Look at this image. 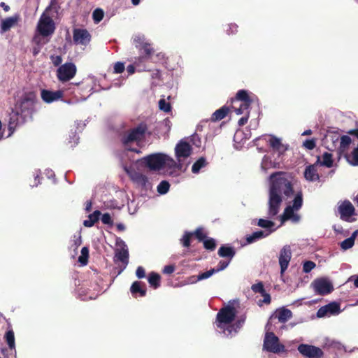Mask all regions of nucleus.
Masks as SVG:
<instances>
[{
  "label": "nucleus",
  "instance_id": "f257e3e1",
  "mask_svg": "<svg viewBox=\"0 0 358 358\" xmlns=\"http://www.w3.org/2000/svg\"><path fill=\"white\" fill-rule=\"evenodd\" d=\"M292 176L286 172L277 171L270 176L268 190V217H274L278 215L283 199L294 194Z\"/></svg>",
  "mask_w": 358,
  "mask_h": 358
},
{
  "label": "nucleus",
  "instance_id": "f03ea898",
  "mask_svg": "<svg viewBox=\"0 0 358 358\" xmlns=\"http://www.w3.org/2000/svg\"><path fill=\"white\" fill-rule=\"evenodd\" d=\"M147 133L148 135H151V132H148L147 124L141 122L136 127L125 131L121 136V142L126 150L139 153L141 152L139 150L133 148L131 145L134 143L138 144L142 142L145 139Z\"/></svg>",
  "mask_w": 358,
  "mask_h": 358
},
{
  "label": "nucleus",
  "instance_id": "7ed1b4c3",
  "mask_svg": "<svg viewBox=\"0 0 358 358\" xmlns=\"http://www.w3.org/2000/svg\"><path fill=\"white\" fill-rule=\"evenodd\" d=\"M252 101L246 90H238L236 96L231 99V108L237 115L250 113L249 108Z\"/></svg>",
  "mask_w": 358,
  "mask_h": 358
},
{
  "label": "nucleus",
  "instance_id": "20e7f679",
  "mask_svg": "<svg viewBox=\"0 0 358 358\" xmlns=\"http://www.w3.org/2000/svg\"><path fill=\"white\" fill-rule=\"evenodd\" d=\"M35 103L36 95L33 92L27 93L17 102L15 110L20 112L23 118L31 119Z\"/></svg>",
  "mask_w": 358,
  "mask_h": 358
},
{
  "label": "nucleus",
  "instance_id": "39448f33",
  "mask_svg": "<svg viewBox=\"0 0 358 358\" xmlns=\"http://www.w3.org/2000/svg\"><path fill=\"white\" fill-rule=\"evenodd\" d=\"M303 205V194L301 191L297 192L292 201V206H287L280 215V220L284 222L292 220L294 222H299L300 217L299 215L295 214L294 211L299 210Z\"/></svg>",
  "mask_w": 358,
  "mask_h": 358
},
{
  "label": "nucleus",
  "instance_id": "423d86ee",
  "mask_svg": "<svg viewBox=\"0 0 358 358\" xmlns=\"http://www.w3.org/2000/svg\"><path fill=\"white\" fill-rule=\"evenodd\" d=\"M263 349L273 353H280L285 350V345L280 343L278 337L273 332L266 333Z\"/></svg>",
  "mask_w": 358,
  "mask_h": 358
},
{
  "label": "nucleus",
  "instance_id": "0eeeda50",
  "mask_svg": "<svg viewBox=\"0 0 358 358\" xmlns=\"http://www.w3.org/2000/svg\"><path fill=\"white\" fill-rule=\"evenodd\" d=\"M36 29L42 36H50L55 32V24L49 15L43 13L38 20Z\"/></svg>",
  "mask_w": 358,
  "mask_h": 358
},
{
  "label": "nucleus",
  "instance_id": "6e6552de",
  "mask_svg": "<svg viewBox=\"0 0 358 358\" xmlns=\"http://www.w3.org/2000/svg\"><path fill=\"white\" fill-rule=\"evenodd\" d=\"M77 73V67L72 62H66L59 66L57 70V79L62 83H66L73 78Z\"/></svg>",
  "mask_w": 358,
  "mask_h": 358
},
{
  "label": "nucleus",
  "instance_id": "1a4fd4ad",
  "mask_svg": "<svg viewBox=\"0 0 358 358\" xmlns=\"http://www.w3.org/2000/svg\"><path fill=\"white\" fill-rule=\"evenodd\" d=\"M139 51L143 52V55L136 58L134 64L136 66V68H138V71H150V69H147L143 64L148 62L153 55L155 53L154 48L152 47V45L148 42L141 48Z\"/></svg>",
  "mask_w": 358,
  "mask_h": 358
},
{
  "label": "nucleus",
  "instance_id": "9d476101",
  "mask_svg": "<svg viewBox=\"0 0 358 358\" xmlns=\"http://www.w3.org/2000/svg\"><path fill=\"white\" fill-rule=\"evenodd\" d=\"M143 160L145 166L152 171H159L164 167L165 154L155 153L145 157Z\"/></svg>",
  "mask_w": 358,
  "mask_h": 358
},
{
  "label": "nucleus",
  "instance_id": "9b49d317",
  "mask_svg": "<svg viewBox=\"0 0 358 358\" xmlns=\"http://www.w3.org/2000/svg\"><path fill=\"white\" fill-rule=\"evenodd\" d=\"M297 349L303 357L307 358H322L324 355L321 348L308 344H300Z\"/></svg>",
  "mask_w": 358,
  "mask_h": 358
},
{
  "label": "nucleus",
  "instance_id": "f8f14e48",
  "mask_svg": "<svg viewBox=\"0 0 358 358\" xmlns=\"http://www.w3.org/2000/svg\"><path fill=\"white\" fill-rule=\"evenodd\" d=\"M236 311L234 307L227 306L222 308L217 314V320L220 324H229L235 319Z\"/></svg>",
  "mask_w": 358,
  "mask_h": 358
},
{
  "label": "nucleus",
  "instance_id": "ddd939ff",
  "mask_svg": "<svg viewBox=\"0 0 358 358\" xmlns=\"http://www.w3.org/2000/svg\"><path fill=\"white\" fill-rule=\"evenodd\" d=\"M316 293L320 295H326L334 290L332 283L325 278H317L312 282Z\"/></svg>",
  "mask_w": 358,
  "mask_h": 358
},
{
  "label": "nucleus",
  "instance_id": "4468645a",
  "mask_svg": "<svg viewBox=\"0 0 358 358\" xmlns=\"http://www.w3.org/2000/svg\"><path fill=\"white\" fill-rule=\"evenodd\" d=\"M338 212L342 220L350 222L351 217L355 215V208L350 201L345 200L338 205Z\"/></svg>",
  "mask_w": 358,
  "mask_h": 358
},
{
  "label": "nucleus",
  "instance_id": "2eb2a0df",
  "mask_svg": "<svg viewBox=\"0 0 358 358\" xmlns=\"http://www.w3.org/2000/svg\"><path fill=\"white\" fill-rule=\"evenodd\" d=\"M27 120L26 118H23L20 115V112H17L16 110H13L12 112L9 115V120H8V130L9 134L8 136H11L17 127L24 124Z\"/></svg>",
  "mask_w": 358,
  "mask_h": 358
},
{
  "label": "nucleus",
  "instance_id": "dca6fc26",
  "mask_svg": "<svg viewBox=\"0 0 358 358\" xmlns=\"http://www.w3.org/2000/svg\"><path fill=\"white\" fill-rule=\"evenodd\" d=\"M292 258V251L289 245H285L280 252L279 264L280 266V274L283 275L287 270Z\"/></svg>",
  "mask_w": 358,
  "mask_h": 358
},
{
  "label": "nucleus",
  "instance_id": "f3484780",
  "mask_svg": "<svg viewBox=\"0 0 358 358\" xmlns=\"http://www.w3.org/2000/svg\"><path fill=\"white\" fill-rule=\"evenodd\" d=\"M91 34L85 29H74L73 38L76 44L87 45L91 41Z\"/></svg>",
  "mask_w": 358,
  "mask_h": 358
},
{
  "label": "nucleus",
  "instance_id": "a211bd4d",
  "mask_svg": "<svg viewBox=\"0 0 358 358\" xmlns=\"http://www.w3.org/2000/svg\"><path fill=\"white\" fill-rule=\"evenodd\" d=\"M341 312L340 304L337 302H331L320 308L317 312L318 317H323L328 313L330 315H337Z\"/></svg>",
  "mask_w": 358,
  "mask_h": 358
},
{
  "label": "nucleus",
  "instance_id": "6ab92c4d",
  "mask_svg": "<svg viewBox=\"0 0 358 358\" xmlns=\"http://www.w3.org/2000/svg\"><path fill=\"white\" fill-rule=\"evenodd\" d=\"M192 147L189 143L186 141H180L175 148L176 156L178 160L181 157L187 158L192 154Z\"/></svg>",
  "mask_w": 358,
  "mask_h": 358
},
{
  "label": "nucleus",
  "instance_id": "aec40b11",
  "mask_svg": "<svg viewBox=\"0 0 358 358\" xmlns=\"http://www.w3.org/2000/svg\"><path fill=\"white\" fill-rule=\"evenodd\" d=\"M41 96L45 103H50L62 99L64 96V92L62 90L50 91L48 90H42Z\"/></svg>",
  "mask_w": 358,
  "mask_h": 358
},
{
  "label": "nucleus",
  "instance_id": "412c9836",
  "mask_svg": "<svg viewBox=\"0 0 358 358\" xmlns=\"http://www.w3.org/2000/svg\"><path fill=\"white\" fill-rule=\"evenodd\" d=\"M129 176L131 180L134 182L136 183L142 188L145 189H148L150 187H151V184L145 175L139 172L134 171L133 173H129Z\"/></svg>",
  "mask_w": 358,
  "mask_h": 358
},
{
  "label": "nucleus",
  "instance_id": "4be33fe9",
  "mask_svg": "<svg viewBox=\"0 0 358 358\" xmlns=\"http://www.w3.org/2000/svg\"><path fill=\"white\" fill-rule=\"evenodd\" d=\"M19 20L20 15L18 14L2 20L0 27L1 33H4L10 30V28L14 27Z\"/></svg>",
  "mask_w": 358,
  "mask_h": 358
},
{
  "label": "nucleus",
  "instance_id": "5701e85b",
  "mask_svg": "<svg viewBox=\"0 0 358 358\" xmlns=\"http://www.w3.org/2000/svg\"><path fill=\"white\" fill-rule=\"evenodd\" d=\"M130 292L134 297H136L138 294L143 297L146 295L147 289L143 282L135 281L130 287Z\"/></svg>",
  "mask_w": 358,
  "mask_h": 358
},
{
  "label": "nucleus",
  "instance_id": "b1692460",
  "mask_svg": "<svg viewBox=\"0 0 358 358\" xmlns=\"http://www.w3.org/2000/svg\"><path fill=\"white\" fill-rule=\"evenodd\" d=\"M115 258L117 259V260L121 262L124 264V267L122 269H121L118 274H120L123 269L125 268L127 265L129 263V251L127 248H122V249H117L115 251Z\"/></svg>",
  "mask_w": 358,
  "mask_h": 358
},
{
  "label": "nucleus",
  "instance_id": "393cba45",
  "mask_svg": "<svg viewBox=\"0 0 358 358\" xmlns=\"http://www.w3.org/2000/svg\"><path fill=\"white\" fill-rule=\"evenodd\" d=\"M304 177L307 180L311 182L317 181L320 179V176L317 173L315 164L309 165L306 168Z\"/></svg>",
  "mask_w": 358,
  "mask_h": 358
},
{
  "label": "nucleus",
  "instance_id": "a878e982",
  "mask_svg": "<svg viewBox=\"0 0 358 358\" xmlns=\"http://www.w3.org/2000/svg\"><path fill=\"white\" fill-rule=\"evenodd\" d=\"M268 144L273 150L280 153L284 152L287 150V148L281 143L280 139L275 136H270Z\"/></svg>",
  "mask_w": 358,
  "mask_h": 358
},
{
  "label": "nucleus",
  "instance_id": "bb28decb",
  "mask_svg": "<svg viewBox=\"0 0 358 358\" xmlns=\"http://www.w3.org/2000/svg\"><path fill=\"white\" fill-rule=\"evenodd\" d=\"M217 254L220 257L229 258V261H231L236 255V250L233 247L222 245L219 248Z\"/></svg>",
  "mask_w": 358,
  "mask_h": 358
},
{
  "label": "nucleus",
  "instance_id": "cd10ccee",
  "mask_svg": "<svg viewBox=\"0 0 358 358\" xmlns=\"http://www.w3.org/2000/svg\"><path fill=\"white\" fill-rule=\"evenodd\" d=\"M292 317V313L289 309L281 308L276 311V317L280 322L285 323Z\"/></svg>",
  "mask_w": 358,
  "mask_h": 358
},
{
  "label": "nucleus",
  "instance_id": "c85d7f7f",
  "mask_svg": "<svg viewBox=\"0 0 358 358\" xmlns=\"http://www.w3.org/2000/svg\"><path fill=\"white\" fill-rule=\"evenodd\" d=\"M320 164L321 166L331 168L333 166L334 161L332 154L325 152L322 155V161L320 160V157L318 156L317 158L316 164Z\"/></svg>",
  "mask_w": 358,
  "mask_h": 358
},
{
  "label": "nucleus",
  "instance_id": "c756f323",
  "mask_svg": "<svg viewBox=\"0 0 358 358\" xmlns=\"http://www.w3.org/2000/svg\"><path fill=\"white\" fill-rule=\"evenodd\" d=\"M229 109L228 107L224 106L215 110L211 115L210 120L212 122H217L224 119L228 114Z\"/></svg>",
  "mask_w": 358,
  "mask_h": 358
},
{
  "label": "nucleus",
  "instance_id": "7c9ffc66",
  "mask_svg": "<svg viewBox=\"0 0 358 358\" xmlns=\"http://www.w3.org/2000/svg\"><path fill=\"white\" fill-rule=\"evenodd\" d=\"M274 231V229H270L268 232L267 233H265L264 231H255L254 233H252V234L250 235H248L247 237H246V241L248 243H252L259 239H261L262 238H264L266 236H267L268 235H269L271 232H273Z\"/></svg>",
  "mask_w": 358,
  "mask_h": 358
},
{
  "label": "nucleus",
  "instance_id": "2f4dec72",
  "mask_svg": "<svg viewBox=\"0 0 358 358\" xmlns=\"http://www.w3.org/2000/svg\"><path fill=\"white\" fill-rule=\"evenodd\" d=\"M101 215V212L98 210H95L93 213L89 215L88 220L83 222V225L86 227H92L99 220Z\"/></svg>",
  "mask_w": 358,
  "mask_h": 358
},
{
  "label": "nucleus",
  "instance_id": "473e14b6",
  "mask_svg": "<svg viewBox=\"0 0 358 358\" xmlns=\"http://www.w3.org/2000/svg\"><path fill=\"white\" fill-rule=\"evenodd\" d=\"M4 339L10 350H15V335L13 329L8 330L5 335Z\"/></svg>",
  "mask_w": 358,
  "mask_h": 358
},
{
  "label": "nucleus",
  "instance_id": "72a5a7b5",
  "mask_svg": "<svg viewBox=\"0 0 358 358\" xmlns=\"http://www.w3.org/2000/svg\"><path fill=\"white\" fill-rule=\"evenodd\" d=\"M161 276L155 272H151L148 275V282L152 287L157 289L160 286Z\"/></svg>",
  "mask_w": 358,
  "mask_h": 358
},
{
  "label": "nucleus",
  "instance_id": "f704fd0d",
  "mask_svg": "<svg viewBox=\"0 0 358 358\" xmlns=\"http://www.w3.org/2000/svg\"><path fill=\"white\" fill-rule=\"evenodd\" d=\"M207 164H208V162H206V158L203 157H201L192 165V173H198L200 171V170L202 168L206 166Z\"/></svg>",
  "mask_w": 358,
  "mask_h": 358
},
{
  "label": "nucleus",
  "instance_id": "c9c22d12",
  "mask_svg": "<svg viewBox=\"0 0 358 358\" xmlns=\"http://www.w3.org/2000/svg\"><path fill=\"white\" fill-rule=\"evenodd\" d=\"M357 231L353 232L352 236L341 243V248L344 250H348L351 248L355 244V240L357 236Z\"/></svg>",
  "mask_w": 358,
  "mask_h": 358
},
{
  "label": "nucleus",
  "instance_id": "e433bc0d",
  "mask_svg": "<svg viewBox=\"0 0 358 358\" xmlns=\"http://www.w3.org/2000/svg\"><path fill=\"white\" fill-rule=\"evenodd\" d=\"M89 258V249L87 247H83L81 250V255L78 257V262L83 266L87 265Z\"/></svg>",
  "mask_w": 358,
  "mask_h": 358
},
{
  "label": "nucleus",
  "instance_id": "4c0bfd02",
  "mask_svg": "<svg viewBox=\"0 0 358 358\" xmlns=\"http://www.w3.org/2000/svg\"><path fill=\"white\" fill-rule=\"evenodd\" d=\"M104 17L103 9L97 8L92 13V19L95 24L99 23Z\"/></svg>",
  "mask_w": 358,
  "mask_h": 358
},
{
  "label": "nucleus",
  "instance_id": "58836bf2",
  "mask_svg": "<svg viewBox=\"0 0 358 358\" xmlns=\"http://www.w3.org/2000/svg\"><path fill=\"white\" fill-rule=\"evenodd\" d=\"M146 41L144 35H136L134 38V43L135 47L140 50L141 48L146 43Z\"/></svg>",
  "mask_w": 358,
  "mask_h": 358
},
{
  "label": "nucleus",
  "instance_id": "ea45409f",
  "mask_svg": "<svg viewBox=\"0 0 358 358\" xmlns=\"http://www.w3.org/2000/svg\"><path fill=\"white\" fill-rule=\"evenodd\" d=\"M203 247L206 250L213 251L217 245L216 241L213 238H206L203 241Z\"/></svg>",
  "mask_w": 358,
  "mask_h": 358
},
{
  "label": "nucleus",
  "instance_id": "a19ab883",
  "mask_svg": "<svg viewBox=\"0 0 358 358\" xmlns=\"http://www.w3.org/2000/svg\"><path fill=\"white\" fill-rule=\"evenodd\" d=\"M193 236V233L185 231L180 239V243L185 248H189L191 245V238Z\"/></svg>",
  "mask_w": 358,
  "mask_h": 358
},
{
  "label": "nucleus",
  "instance_id": "79ce46f5",
  "mask_svg": "<svg viewBox=\"0 0 358 358\" xmlns=\"http://www.w3.org/2000/svg\"><path fill=\"white\" fill-rule=\"evenodd\" d=\"M170 188V184L166 180H162L157 186V192L161 194H166Z\"/></svg>",
  "mask_w": 358,
  "mask_h": 358
},
{
  "label": "nucleus",
  "instance_id": "37998d69",
  "mask_svg": "<svg viewBox=\"0 0 358 358\" xmlns=\"http://www.w3.org/2000/svg\"><path fill=\"white\" fill-rule=\"evenodd\" d=\"M352 140L350 136L347 135L342 136L341 138L340 148L343 150H345L348 148Z\"/></svg>",
  "mask_w": 358,
  "mask_h": 358
},
{
  "label": "nucleus",
  "instance_id": "c03bdc74",
  "mask_svg": "<svg viewBox=\"0 0 358 358\" xmlns=\"http://www.w3.org/2000/svg\"><path fill=\"white\" fill-rule=\"evenodd\" d=\"M192 233L193 236H194L199 242H203L207 238L206 234L203 232V229L201 227L197 228Z\"/></svg>",
  "mask_w": 358,
  "mask_h": 358
},
{
  "label": "nucleus",
  "instance_id": "a18cd8bd",
  "mask_svg": "<svg viewBox=\"0 0 358 358\" xmlns=\"http://www.w3.org/2000/svg\"><path fill=\"white\" fill-rule=\"evenodd\" d=\"M350 163L354 166H358V145L352 152L351 156L348 159Z\"/></svg>",
  "mask_w": 358,
  "mask_h": 358
},
{
  "label": "nucleus",
  "instance_id": "49530a36",
  "mask_svg": "<svg viewBox=\"0 0 358 358\" xmlns=\"http://www.w3.org/2000/svg\"><path fill=\"white\" fill-rule=\"evenodd\" d=\"M159 109L164 112L169 113L171 110L170 103L166 102L164 99H162L159 101Z\"/></svg>",
  "mask_w": 358,
  "mask_h": 358
},
{
  "label": "nucleus",
  "instance_id": "de8ad7c7",
  "mask_svg": "<svg viewBox=\"0 0 358 358\" xmlns=\"http://www.w3.org/2000/svg\"><path fill=\"white\" fill-rule=\"evenodd\" d=\"M257 225L262 228L270 229L275 225V223L271 220L259 219L258 220Z\"/></svg>",
  "mask_w": 358,
  "mask_h": 358
},
{
  "label": "nucleus",
  "instance_id": "09e8293b",
  "mask_svg": "<svg viewBox=\"0 0 358 358\" xmlns=\"http://www.w3.org/2000/svg\"><path fill=\"white\" fill-rule=\"evenodd\" d=\"M166 158V162L164 163V166H167L170 169H173L176 167H178L179 169H181V165H178L177 163L175 162V160L168 155H165Z\"/></svg>",
  "mask_w": 358,
  "mask_h": 358
},
{
  "label": "nucleus",
  "instance_id": "8fccbe9b",
  "mask_svg": "<svg viewBox=\"0 0 358 358\" xmlns=\"http://www.w3.org/2000/svg\"><path fill=\"white\" fill-rule=\"evenodd\" d=\"M215 273H216V271H215V268H211L209 271H207L206 272L199 274L197 276V280H202L204 279H207Z\"/></svg>",
  "mask_w": 358,
  "mask_h": 358
},
{
  "label": "nucleus",
  "instance_id": "3c124183",
  "mask_svg": "<svg viewBox=\"0 0 358 358\" xmlns=\"http://www.w3.org/2000/svg\"><path fill=\"white\" fill-rule=\"evenodd\" d=\"M303 146L307 150H313L316 147V139H306L305 141H303Z\"/></svg>",
  "mask_w": 358,
  "mask_h": 358
},
{
  "label": "nucleus",
  "instance_id": "603ef678",
  "mask_svg": "<svg viewBox=\"0 0 358 358\" xmlns=\"http://www.w3.org/2000/svg\"><path fill=\"white\" fill-rule=\"evenodd\" d=\"M316 264L315 262L312 261H306L303 265V271L306 273L310 272L315 267Z\"/></svg>",
  "mask_w": 358,
  "mask_h": 358
},
{
  "label": "nucleus",
  "instance_id": "864d4df0",
  "mask_svg": "<svg viewBox=\"0 0 358 358\" xmlns=\"http://www.w3.org/2000/svg\"><path fill=\"white\" fill-rule=\"evenodd\" d=\"M251 289L255 293H259L261 294H264L265 292L264 285L262 282L252 285Z\"/></svg>",
  "mask_w": 358,
  "mask_h": 358
},
{
  "label": "nucleus",
  "instance_id": "5fc2aeb1",
  "mask_svg": "<svg viewBox=\"0 0 358 358\" xmlns=\"http://www.w3.org/2000/svg\"><path fill=\"white\" fill-rule=\"evenodd\" d=\"M101 222L105 224H109V225H113V223L110 215L108 213L102 215Z\"/></svg>",
  "mask_w": 358,
  "mask_h": 358
},
{
  "label": "nucleus",
  "instance_id": "6e6d98bb",
  "mask_svg": "<svg viewBox=\"0 0 358 358\" xmlns=\"http://www.w3.org/2000/svg\"><path fill=\"white\" fill-rule=\"evenodd\" d=\"M238 25L234 23H231L228 24V28L226 30L227 33L229 34H234L238 32Z\"/></svg>",
  "mask_w": 358,
  "mask_h": 358
},
{
  "label": "nucleus",
  "instance_id": "4d7b16f0",
  "mask_svg": "<svg viewBox=\"0 0 358 358\" xmlns=\"http://www.w3.org/2000/svg\"><path fill=\"white\" fill-rule=\"evenodd\" d=\"M124 71V64L122 62H116L114 65V73H121Z\"/></svg>",
  "mask_w": 358,
  "mask_h": 358
},
{
  "label": "nucleus",
  "instance_id": "13d9d810",
  "mask_svg": "<svg viewBox=\"0 0 358 358\" xmlns=\"http://www.w3.org/2000/svg\"><path fill=\"white\" fill-rule=\"evenodd\" d=\"M229 262H230L229 260L228 262L222 261V260L220 261V262L218 263L217 267L215 268V271H216V273L225 269L228 266Z\"/></svg>",
  "mask_w": 358,
  "mask_h": 358
},
{
  "label": "nucleus",
  "instance_id": "bf43d9fd",
  "mask_svg": "<svg viewBox=\"0 0 358 358\" xmlns=\"http://www.w3.org/2000/svg\"><path fill=\"white\" fill-rule=\"evenodd\" d=\"M52 62L55 66H61V64L62 62V58L60 55L57 56H52L51 57Z\"/></svg>",
  "mask_w": 358,
  "mask_h": 358
},
{
  "label": "nucleus",
  "instance_id": "052dcab7",
  "mask_svg": "<svg viewBox=\"0 0 358 358\" xmlns=\"http://www.w3.org/2000/svg\"><path fill=\"white\" fill-rule=\"evenodd\" d=\"M136 275L138 278H143L145 277V271L143 267L138 266L136 271Z\"/></svg>",
  "mask_w": 358,
  "mask_h": 358
},
{
  "label": "nucleus",
  "instance_id": "680f3d73",
  "mask_svg": "<svg viewBox=\"0 0 358 358\" xmlns=\"http://www.w3.org/2000/svg\"><path fill=\"white\" fill-rule=\"evenodd\" d=\"M175 271V266L173 265H166L164 267L163 273L165 274H171Z\"/></svg>",
  "mask_w": 358,
  "mask_h": 358
},
{
  "label": "nucleus",
  "instance_id": "e2e57ef3",
  "mask_svg": "<svg viewBox=\"0 0 358 358\" xmlns=\"http://www.w3.org/2000/svg\"><path fill=\"white\" fill-rule=\"evenodd\" d=\"M249 114L250 113H245V115L242 117L241 119H239L238 124L240 127L245 125L248 122Z\"/></svg>",
  "mask_w": 358,
  "mask_h": 358
},
{
  "label": "nucleus",
  "instance_id": "0e129e2a",
  "mask_svg": "<svg viewBox=\"0 0 358 358\" xmlns=\"http://www.w3.org/2000/svg\"><path fill=\"white\" fill-rule=\"evenodd\" d=\"M151 76L153 79L162 80V73L161 71L158 69L152 71Z\"/></svg>",
  "mask_w": 358,
  "mask_h": 358
},
{
  "label": "nucleus",
  "instance_id": "69168bd1",
  "mask_svg": "<svg viewBox=\"0 0 358 358\" xmlns=\"http://www.w3.org/2000/svg\"><path fill=\"white\" fill-rule=\"evenodd\" d=\"M235 325H236V328H234V325H231V326H229V327L227 329V330L229 331V334H231V332H232L233 331H234L235 332H236V331H237V330H236V329H240V327H241V322H238L236 323V324H235Z\"/></svg>",
  "mask_w": 358,
  "mask_h": 358
},
{
  "label": "nucleus",
  "instance_id": "338daca9",
  "mask_svg": "<svg viewBox=\"0 0 358 358\" xmlns=\"http://www.w3.org/2000/svg\"><path fill=\"white\" fill-rule=\"evenodd\" d=\"M262 296L264 297L263 302L268 304L271 303V296L269 294L266 293V291L264 292V294H262Z\"/></svg>",
  "mask_w": 358,
  "mask_h": 358
},
{
  "label": "nucleus",
  "instance_id": "774afa93",
  "mask_svg": "<svg viewBox=\"0 0 358 358\" xmlns=\"http://www.w3.org/2000/svg\"><path fill=\"white\" fill-rule=\"evenodd\" d=\"M135 66L136 67L134 64L129 65L127 68V72L129 74H133L135 72Z\"/></svg>",
  "mask_w": 358,
  "mask_h": 358
}]
</instances>
